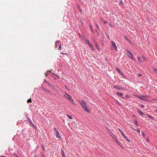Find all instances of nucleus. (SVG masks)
Instances as JSON below:
<instances>
[{"label":"nucleus","mask_w":157,"mask_h":157,"mask_svg":"<svg viewBox=\"0 0 157 157\" xmlns=\"http://www.w3.org/2000/svg\"><path fill=\"white\" fill-rule=\"evenodd\" d=\"M80 103L82 107L84 109L85 111L88 113H90V110L87 107L86 103L83 100L80 101Z\"/></svg>","instance_id":"1"},{"label":"nucleus","mask_w":157,"mask_h":157,"mask_svg":"<svg viewBox=\"0 0 157 157\" xmlns=\"http://www.w3.org/2000/svg\"><path fill=\"white\" fill-rule=\"evenodd\" d=\"M54 131L55 132V134H56V137L57 138H59L60 139H61V137L59 136V132L58 130L56 129V128H54Z\"/></svg>","instance_id":"2"},{"label":"nucleus","mask_w":157,"mask_h":157,"mask_svg":"<svg viewBox=\"0 0 157 157\" xmlns=\"http://www.w3.org/2000/svg\"><path fill=\"white\" fill-rule=\"evenodd\" d=\"M44 82L46 83V84L48 85L50 87H51L52 89L54 90L55 89V88L54 86L52 85V84L48 82V81L45 80L44 81Z\"/></svg>","instance_id":"3"},{"label":"nucleus","mask_w":157,"mask_h":157,"mask_svg":"<svg viewBox=\"0 0 157 157\" xmlns=\"http://www.w3.org/2000/svg\"><path fill=\"white\" fill-rule=\"evenodd\" d=\"M118 130H119V131L121 133L122 136H123V137H124L125 139L128 142H130V140H129V139L127 138V137H126L123 133L122 131L120 129V128H118Z\"/></svg>","instance_id":"4"},{"label":"nucleus","mask_w":157,"mask_h":157,"mask_svg":"<svg viewBox=\"0 0 157 157\" xmlns=\"http://www.w3.org/2000/svg\"><path fill=\"white\" fill-rule=\"evenodd\" d=\"M127 52L128 54V55L133 60L134 59L133 57V54L129 51L127 50Z\"/></svg>","instance_id":"5"},{"label":"nucleus","mask_w":157,"mask_h":157,"mask_svg":"<svg viewBox=\"0 0 157 157\" xmlns=\"http://www.w3.org/2000/svg\"><path fill=\"white\" fill-rule=\"evenodd\" d=\"M111 43H112V46L114 47L115 50L116 51H117V47L116 46V44L115 43V42L113 41H112L111 42Z\"/></svg>","instance_id":"6"},{"label":"nucleus","mask_w":157,"mask_h":157,"mask_svg":"<svg viewBox=\"0 0 157 157\" xmlns=\"http://www.w3.org/2000/svg\"><path fill=\"white\" fill-rule=\"evenodd\" d=\"M26 118L28 120V121H29L30 124L31 125V126L33 127H35L34 124L33 123L31 120L30 119H29L28 117H26Z\"/></svg>","instance_id":"7"},{"label":"nucleus","mask_w":157,"mask_h":157,"mask_svg":"<svg viewBox=\"0 0 157 157\" xmlns=\"http://www.w3.org/2000/svg\"><path fill=\"white\" fill-rule=\"evenodd\" d=\"M70 102L73 105H76V103H75V102L74 101L73 99H68Z\"/></svg>","instance_id":"8"},{"label":"nucleus","mask_w":157,"mask_h":157,"mask_svg":"<svg viewBox=\"0 0 157 157\" xmlns=\"http://www.w3.org/2000/svg\"><path fill=\"white\" fill-rule=\"evenodd\" d=\"M138 112L142 116H144V113L142 112V111L140 110H138Z\"/></svg>","instance_id":"9"},{"label":"nucleus","mask_w":157,"mask_h":157,"mask_svg":"<svg viewBox=\"0 0 157 157\" xmlns=\"http://www.w3.org/2000/svg\"><path fill=\"white\" fill-rule=\"evenodd\" d=\"M61 154L62 155V157H65V155L64 154V152L63 149L61 150Z\"/></svg>","instance_id":"10"},{"label":"nucleus","mask_w":157,"mask_h":157,"mask_svg":"<svg viewBox=\"0 0 157 157\" xmlns=\"http://www.w3.org/2000/svg\"><path fill=\"white\" fill-rule=\"evenodd\" d=\"M42 91H45L46 92H48L49 93H50V91L45 89V88H42Z\"/></svg>","instance_id":"11"},{"label":"nucleus","mask_w":157,"mask_h":157,"mask_svg":"<svg viewBox=\"0 0 157 157\" xmlns=\"http://www.w3.org/2000/svg\"><path fill=\"white\" fill-rule=\"evenodd\" d=\"M65 96L66 98H71V96L67 94H66Z\"/></svg>","instance_id":"12"},{"label":"nucleus","mask_w":157,"mask_h":157,"mask_svg":"<svg viewBox=\"0 0 157 157\" xmlns=\"http://www.w3.org/2000/svg\"><path fill=\"white\" fill-rule=\"evenodd\" d=\"M95 45H96V46L97 48V49L99 51L100 50V48H99V47H98V44H97V43H96L95 44Z\"/></svg>","instance_id":"13"},{"label":"nucleus","mask_w":157,"mask_h":157,"mask_svg":"<svg viewBox=\"0 0 157 157\" xmlns=\"http://www.w3.org/2000/svg\"><path fill=\"white\" fill-rule=\"evenodd\" d=\"M89 27H90V29L91 30V31L92 32H94V31H93V29L92 28V25H89Z\"/></svg>","instance_id":"14"},{"label":"nucleus","mask_w":157,"mask_h":157,"mask_svg":"<svg viewBox=\"0 0 157 157\" xmlns=\"http://www.w3.org/2000/svg\"><path fill=\"white\" fill-rule=\"evenodd\" d=\"M147 116L151 119L152 120H154V118L153 117H152V116H150L149 114H148Z\"/></svg>","instance_id":"15"},{"label":"nucleus","mask_w":157,"mask_h":157,"mask_svg":"<svg viewBox=\"0 0 157 157\" xmlns=\"http://www.w3.org/2000/svg\"><path fill=\"white\" fill-rule=\"evenodd\" d=\"M41 145L42 148V150H43V151H45V149L44 147V145L42 144H41Z\"/></svg>","instance_id":"16"},{"label":"nucleus","mask_w":157,"mask_h":157,"mask_svg":"<svg viewBox=\"0 0 157 157\" xmlns=\"http://www.w3.org/2000/svg\"><path fill=\"white\" fill-rule=\"evenodd\" d=\"M108 132L111 135V133H113L112 130L110 129H107Z\"/></svg>","instance_id":"17"},{"label":"nucleus","mask_w":157,"mask_h":157,"mask_svg":"<svg viewBox=\"0 0 157 157\" xmlns=\"http://www.w3.org/2000/svg\"><path fill=\"white\" fill-rule=\"evenodd\" d=\"M137 59H138V60L140 62L142 63V60H141V59L140 58V57H137Z\"/></svg>","instance_id":"18"},{"label":"nucleus","mask_w":157,"mask_h":157,"mask_svg":"<svg viewBox=\"0 0 157 157\" xmlns=\"http://www.w3.org/2000/svg\"><path fill=\"white\" fill-rule=\"evenodd\" d=\"M65 115H66L70 119H72V118L71 116L69 115L68 114H66Z\"/></svg>","instance_id":"19"},{"label":"nucleus","mask_w":157,"mask_h":157,"mask_svg":"<svg viewBox=\"0 0 157 157\" xmlns=\"http://www.w3.org/2000/svg\"><path fill=\"white\" fill-rule=\"evenodd\" d=\"M134 124L136 125V126H139V125H138V122H137V121L136 120H135V123H134Z\"/></svg>","instance_id":"20"},{"label":"nucleus","mask_w":157,"mask_h":157,"mask_svg":"<svg viewBox=\"0 0 157 157\" xmlns=\"http://www.w3.org/2000/svg\"><path fill=\"white\" fill-rule=\"evenodd\" d=\"M153 70L154 71L157 75V69L153 68Z\"/></svg>","instance_id":"21"},{"label":"nucleus","mask_w":157,"mask_h":157,"mask_svg":"<svg viewBox=\"0 0 157 157\" xmlns=\"http://www.w3.org/2000/svg\"><path fill=\"white\" fill-rule=\"evenodd\" d=\"M117 143L120 147H122V144L119 141H117Z\"/></svg>","instance_id":"22"},{"label":"nucleus","mask_w":157,"mask_h":157,"mask_svg":"<svg viewBox=\"0 0 157 157\" xmlns=\"http://www.w3.org/2000/svg\"><path fill=\"white\" fill-rule=\"evenodd\" d=\"M141 99L143 100H145V101H148V102H151L150 100L148 99Z\"/></svg>","instance_id":"23"},{"label":"nucleus","mask_w":157,"mask_h":157,"mask_svg":"<svg viewBox=\"0 0 157 157\" xmlns=\"http://www.w3.org/2000/svg\"><path fill=\"white\" fill-rule=\"evenodd\" d=\"M117 94L118 96H121L122 95V93H117Z\"/></svg>","instance_id":"24"},{"label":"nucleus","mask_w":157,"mask_h":157,"mask_svg":"<svg viewBox=\"0 0 157 157\" xmlns=\"http://www.w3.org/2000/svg\"><path fill=\"white\" fill-rule=\"evenodd\" d=\"M132 128L134 130L137 131L138 133H140V131L139 129H138L137 130H136V129H134L132 127Z\"/></svg>","instance_id":"25"},{"label":"nucleus","mask_w":157,"mask_h":157,"mask_svg":"<svg viewBox=\"0 0 157 157\" xmlns=\"http://www.w3.org/2000/svg\"><path fill=\"white\" fill-rule=\"evenodd\" d=\"M101 20L102 21H103V23L104 24H106L107 23V21H104L103 19H101Z\"/></svg>","instance_id":"26"},{"label":"nucleus","mask_w":157,"mask_h":157,"mask_svg":"<svg viewBox=\"0 0 157 157\" xmlns=\"http://www.w3.org/2000/svg\"><path fill=\"white\" fill-rule=\"evenodd\" d=\"M85 41L88 44L90 42V41L88 40H87L86 39L85 40Z\"/></svg>","instance_id":"27"},{"label":"nucleus","mask_w":157,"mask_h":157,"mask_svg":"<svg viewBox=\"0 0 157 157\" xmlns=\"http://www.w3.org/2000/svg\"><path fill=\"white\" fill-rule=\"evenodd\" d=\"M113 139H114V140L115 141H116L117 143V141H118V140H117V138L116 137H114V138H113Z\"/></svg>","instance_id":"28"},{"label":"nucleus","mask_w":157,"mask_h":157,"mask_svg":"<svg viewBox=\"0 0 157 157\" xmlns=\"http://www.w3.org/2000/svg\"><path fill=\"white\" fill-rule=\"evenodd\" d=\"M116 102H117V104H118L119 105H121L122 104H121V103H119L118 101V100H116Z\"/></svg>","instance_id":"29"},{"label":"nucleus","mask_w":157,"mask_h":157,"mask_svg":"<svg viewBox=\"0 0 157 157\" xmlns=\"http://www.w3.org/2000/svg\"><path fill=\"white\" fill-rule=\"evenodd\" d=\"M142 58L144 60H145V61H147V59L144 56H143L142 57Z\"/></svg>","instance_id":"30"},{"label":"nucleus","mask_w":157,"mask_h":157,"mask_svg":"<svg viewBox=\"0 0 157 157\" xmlns=\"http://www.w3.org/2000/svg\"><path fill=\"white\" fill-rule=\"evenodd\" d=\"M31 99H29L28 100H27V102L28 103H29V102H32V101H31Z\"/></svg>","instance_id":"31"},{"label":"nucleus","mask_w":157,"mask_h":157,"mask_svg":"<svg viewBox=\"0 0 157 157\" xmlns=\"http://www.w3.org/2000/svg\"><path fill=\"white\" fill-rule=\"evenodd\" d=\"M111 135L112 136L113 138L116 137L114 134L113 133H111Z\"/></svg>","instance_id":"32"},{"label":"nucleus","mask_w":157,"mask_h":157,"mask_svg":"<svg viewBox=\"0 0 157 157\" xmlns=\"http://www.w3.org/2000/svg\"><path fill=\"white\" fill-rule=\"evenodd\" d=\"M125 39L127 40V41L129 43L131 44L130 41L127 38V37H125Z\"/></svg>","instance_id":"33"},{"label":"nucleus","mask_w":157,"mask_h":157,"mask_svg":"<svg viewBox=\"0 0 157 157\" xmlns=\"http://www.w3.org/2000/svg\"><path fill=\"white\" fill-rule=\"evenodd\" d=\"M142 136L144 138L145 137V134H144V132H142Z\"/></svg>","instance_id":"34"},{"label":"nucleus","mask_w":157,"mask_h":157,"mask_svg":"<svg viewBox=\"0 0 157 157\" xmlns=\"http://www.w3.org/2000/svg\"><path fill=\"white\" fill-rule=\"evenodd\" d=\"M89 46L90 47H91L92 46H93L91 44L90 42L88 44Z\"/></svg>","instance_id":"35"},{"label":"nucleus","mask_w":157,"mask_h":157,"mask_svg":"<svg viewBox=\"0 0 157 157\" xmlns=\"http://www.w3.org/2000/svg\"><path fill=\"white\" fill-rule=\"evenodd\" d=\"M95 25H96V27H97V28L98 29H99V26H98V25L97 24V23H96L95 24Z\"/></svg>","instance_id":"36"},{"label":"nucleus","mask_w":157,"mask_h":157,"mask_svg":"<svg viewBox=\"0 0 157 157\" xmlns=\"http://www.w3.org/2000/svg\"><path fill=\"white\" fill-rule=\"evenodd\" d=\"M61 44H60L59 45V50H61Z\"/></svg>","instance_id":"37"},{"label":"nucleus","mask_w":157,"mask_h":157,"mask_svg":"<svg viewBox=\"0 0 157 157\" xmlns=\"http://www.w3.org/2000/svg\"><path fill=\"white\" fill-rule=\"evenodd\" d=\"M13 155H15V157H18V156L15 153L13 154Z\"/></svg>","instance_id":"38"},{"label":"nucleus","mask_w":157,"mask_h":157,"mask_svg":"<svg viewBox=\"0 0 157 157\" xmlns=\"http://www.w3.org/2000/svg\"><path fill=\"white\" fill-rule=\"evenodd\" d=\"M91 48V50H92V51H94V47H93V46H92L91 47H90Z\"/></svg>","instance_id":"39"},{"label":"nucleus","mask_w":157,"mask_h":157,"mask_svg":"<svg viewBox=\"0 0 157 157\" xmlns=\"http://www.w3.org/2000/svg\"><path fill=\"white\" fill-rule=\"evenodd\" d=\"M114 88H116V89H120V88H119V87H117L116 86H114Z\"/></svg>","instance_id":"40"},{"label":"nucleus","mask_w":157,"mask_h":157,"mask_svg":"<svg viewBox=\"0 0 157 157\" xmlns=\"http://www.w3.org/2000/svg\"><path fill=\"white\" fill-rule=\"evenodd\" d=\"M140 107L142 108H143L144 107V105H140Z\"/></svg>","instance_id":"41"},{"label":"nucleus","mask_w":157,"mask_h":157,"mask_svg":"<svg viewBox=\"0 0 157 157\" xmlns=\"http://www.w3.org/2000/svg\"><path fill=\"white\" fill-rule=\"evenodd\" d=\"M116 70H117V71H119V72H120V71L119 69L118 68H116Z\"/></svg>","instance_id":"42"},{"label":"nucleus","mask_w":157,"mask_h":157,"mask_svg":"<svg viewBox=\"0 0 157 157\" xmlns=\"http://www.w3.org/2000/svg\"><path fill=\"white\" fill-rule=\"evenodd\" d=\"M142 75L141 74H140L138 75V76H140Z\"/></svg>","instance_id":"43"},{"label":"nucleus","mask_w":157,"mask_h":157,"mask_svg":"<svg viewBox=\"0 0 157 157\" xmlns=\"http://www.w3.org/2000/svg\"><path fill=\"white\" fill-rule=\"evenodd\" d=\"M120 73L121 74V75L123 76L124 77V75L121 72H120Z\"/></svg>","instance_id":"44"},{"label":"nucleus","mask_w":157,"mask_h":157,"mask_svg":"<svg viewBox=\"0 0 157 157\" xmlns=\"http://www.w3.org/2000/svg\"><path fill=\"white\" fill-rule=\"evenodd\" d=\"M120 73L121 74V75L123 76L124 77V75L121 72H120Z\"/></svg>","instance_id":"45"},{"label":"nucleus","mask_w":157,"mask_h":157,"mask_svg":"<svg viewBox=\"0 0 157 157\" xmlns=\"http://www.w3.org/2000/svg\"><path fill=\"white\" fill-rule=\"evenodd\" d=\"M78 7L79 8H79V6H78ZM79 10H80V12H81L82 11H81V9H80V8H79Z\"/></svg>","instance_id":"46"},{"label":"nucleus","mask_w":157,"mask_h":157,"mask_svg":"<svg viewBox=\"0 0 157 157\" xmlns=\"http://www.w3.org/2000/svg\"><path fill=\"white\" fill-rule=\"evenodd\" d=\"M62 54H67L66 53H61Z\"/></svg>","instance_id":"47"},{"label":"nucleus","mask_w":157,"mask_h":157,"mask_svg":"<svg viewBox=\"0 0 157 157\" xmlns=\"http://www.w3.org/2000/svg\"><path fill=\"white\" fill-rule=\"evenodd\" d=\"M147 141L148 142L149 141V140L148 139H147Z\"/></svg>","instance_id":"48"},{"label":"nucleus","mask_w":157,"mask_h":157,"mask_svg":"<svg viewBox=\"0 0 157 157\" xmlns=\"http://www.w3.org/2000/svg\"><path fill=\"white\" fill-rule=\"evenodd\" d=\"M0 157H5V156H0Z\"/></svg>","instance_id":"49"},{"label":"nucleus","mask_w":157,"mask_h":157,"mask_svg":"<svg viewBox=\"0 0 157 157\" xmlns=\"http://www.w3.org/2000/svg\"><path fill=\"white\" fill-rule=\"evenodd\" d=\"M48 74V73H46V75H45L46 76H47Z\"/></svg>","instance_id":"50"},{"label":"nucleus","mask_w":157,"mask_h":157,"mask_svg":"<svg viewBox=\"0 0 157 157\" xmlns=\"http://www.w3.org/2000/svg\"><path fill=\"white\" fill-rule=\"evenodd\" d=\"M42 157H45L44 155H42Z\"/></svg>","instance_id":"51"},{"label":"nucleus","mask_w":157,"mask_h":157,"mask_svg":"<svg viewBox=\"0 0 157 157\" xmlns=\"http://www.w3.org/2000/svg\"><path fill=\"white\" fill-rule=\"evenodd\" d=\"M155 112L157 113V109L155 110Z\"/></svg>","instance_id":"52"},{"label":"nucleus","mask_w":157,"mask_h":157,"mask_svg":"<svg viewBox=\"0 0 157 157\" xmlns=\"http://www.w3.org/2000/svg\"><path fill=\"white\" fill-rule=\"evenodd\" d=\"M126 98H128L129 97L127 95L126 96Z\"/></svg>","instance_id":"53"},{"label":"nucleus","mask_w":157,"mask_h":157,"mask_svg":"<svg viewBox=\"0 0 157 157\" xmlns=\"http://www.w3.org/2000/svg\"><path fill=\"white\" fill-rule=\"evenodd\" d=\"M48 72L49 73L51 72V71H47V72Z\"/></svg>","instance_id":"54"},{"label":"nucleus","mask_w":157,"mask_h":157,"mask_svg":"<svg viewBox=\"0 0 157 157\" xmlns=\"http://www.w3.org/2000/svg\"><path fill=\"white\" fill-rule=\"evenodd\" d=\"M155 100H157V99H154Z\"/></svg>","instance_id":"55"},{"label":"nucleus","mask_w":157,"mask_h":157,"mask_svg":"<svg viewBox=\"0 0 157 157\" xmlns=\"http://www.w3.org/2000/svg\"><path fill=\"white\" fill-rule=\"evenodd\" d=\"M34 157H36V156H35Z\"/></svg>","instance_id":"56"}]
</instances>
